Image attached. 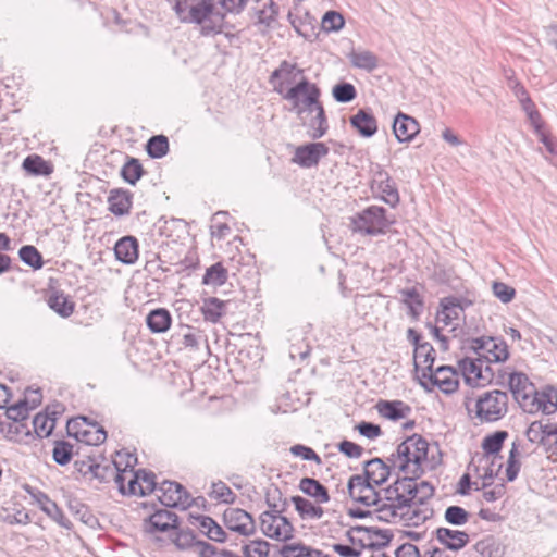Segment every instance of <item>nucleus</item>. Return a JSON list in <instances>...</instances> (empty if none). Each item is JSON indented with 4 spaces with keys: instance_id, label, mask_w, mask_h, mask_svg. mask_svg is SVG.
<instances>
[{
    "instance_id": "nucleus-1",
    "label": "nucleus",
    "mask_w": 557,
    "mask_h": 557,
    "mask_svg": "<svg viewBox=\"0 0 557 557\" xmlns=\"http://www.w3.org/2000/svg\"><path fill=\"white\" fill-rule=\"evenodd\" d=\"M170 3L177 20L183 24L199 25L201 35L222 33L225 13L215 0H170Z\"/></svg>"
},
{
    "instance_id": "nucleus-2",
    "label": "nucleus",
    "mask_w": 557,
    "mask_h": 557,
    "mask_svg": "<svg viewBox=\"0 0 557 557\" xmlns=\"http://www.w3.org/2000/svg\"><path fill=\"white\" fill-rule=\"evenodd\" d=\"M428 449L429 443L421 435L413 434L398 445L388 461L405 475L420 476L423 473L422 462L426 460Z\"/></svg>"
},
{
    "instance_id": "nucleus-3",
    "label": "nucleus",
    "mask_w": 557,
    "mask_h": 557,
    "mask_svg": "<svg viewBox=\"0 0 557 557\" xmlns=\"http://www.w3.org/2000/svg\"><path fill=\"white\" fill-rule=\"evenodd\" d=\"M409 488L403 483V479H397L392 485L381 490L380 498L374 513L376 518L384 522H400L401 518L408 512Z\"/></svg>"
},
{
    "instance_id": "nucleus-4",
    "label": "nucleus",
    "mask_w": 557,
    "mask_h": 557,
    "mask_svg": "<svg viewBox=\"0 0 557 557\" xmlns=\"http://www.w3.org/2000/svg\"><path fill=\"white\" fill-rule=\"evenodd\" d=\"M320 97L321 90L318 85L307 77H301L286 90L283 99L292 103V110L301 119L305 113H313V110L322 104Z\"/></svg>"
},
{
    "instance_id": "nucleus-5",
    "label": "nucleus",
    "mask_w": 557,
    "mask_h": 557,
    "mask_svg": "<svg viewBox=\"0 0 557 557\" xmlns=\"http://www.w3.org/2000/svg\"><path fill=\"white\" fill-rule=\"evenodd\" d=\"M508 394L499 389L482 393L474 403V418L481 423L500 420L508 411Z\"/></svg>"
},
{
    "instance_id": "nucleus-6",
    "label": "nucleus",
    "mask_w": 557,
    "mask_h": 557,
    "mask_svg": "<svg viewBox=\"0 0 557 557\" xmlns=\"http://www.w3.org/2000/svg\"><path fill=\"white\" fill-rule=\"evenodd\" d=\"M386 210L372 206L351 218V230L366 235H380L388 227Z\"/></svg>"
},
{
    "instance_id": "nucleus-7",
    "label": "nucleus",
    "mask_w": 557,
    "mask_h": 557,
    "mask_svg": "<svg viewBox=\"0 0 557 557\" xmlns=\"http://www.w3.org/2000/svg\"><path fill=\"white\" fill-rule=\"evenodd\" d=\"M469 349L485 360V371H491L492 362H502L508 359L506 342L497 337H478L470 341Z\"/></svg>"
},
{
    "instance_id": "nucleus-8",
    "label": "nucleus",
    "mask_w": 557,
    "mask_h": 557,
    "mask_svg": "<svg viewBox=\"0 0 557 557\" xmlns=\"http://www.w3.org/2000/svg\"><path fill=\"white\" fill-rule=\"evenodd\" d=\"M281 510L264 511L260 516V524L263 534L277 541H288L294 537V525Z\"/></svg>"
},
{
    "instance_id": "nucleus-9",
    "label": "nucleus",
    "mask_w": 557,
    "mask_h": 557,
    "mask_svg": "<svg viewBox=\"0 0 557 557\" xmlns=\"http://www.w3.org/2000/svg\"><path fill=\"white\" fill-rule=\"evenodd\" d=\"M458 375L449 366H441L435 371L426 372L422 370L420 385L426 391L438 387L445 394L454 393L458 387Z\"/></svg>"
},
{
    "instance_id": "nucleus-10",
    "label": "nucleus",
    "mask_w": 557,
    "mask_h": 557,
    "mask_svg": "<svg viewBox=\"0 0 557 557\" xmlns=\"http://www.w3.org/2000/svg\"><path fill=\"white\" fill-rule=\"evenodd\" d=\"M301 77H306L304 70L296 63L284 60L280 63V66L271 73L269 83L272 85L275 92L284 97V94L288 89L286 86L297 84Z\"/></svg>"
},
{
    "instance_id": "nucleus-11",
    "label": "nucleus",
    "mask_w": 557,
    "mask_h": 557,
    "mask_svg": "<svg viewBox=\"0 0 557 557\" xmlns=\"http://www.w3.org/2000/svg\"><path fill=\"white\" fill-rule=\"evenodd\" d=\"M158 498L165 507L188 508L195 500L185 487L172 481H163L158 487Z\"/></svg>"
},
{
    "instance_id": "nucleus-12",
    "label": "nucleus",
    "mask_w": 557,
    "mask_h": 557,
    "mask_svg": "<svg viewBox=\"0 0 557 557\" xmlns=\"http://www.w3.org/2000/svg\"><path fill=\"white\" fill-rule=\"evenodd\" d=\"M347 490L354 500L376 508L381 491H376L375 485L369 483L362 475H352L347 483Z\"/></svg>"
},
{
    "instance_id": "nucleus-13",
    "label": "nucleus",
    "mask_w": 557,
    "mask_h": 557,
    "mask_svg": "<svg viewBox=\"0 0 557 557\" xmlns=\"http://www.w3.org/2000/svg\"><path fill=\"white\" fill-rule=\"evenodd\" d=\"M371 189L384 202L392 207H395L399 202V194L394 182L392 181L389 174L382 169H379L373 174Z\"/></svg>"
},
{
    "instance_id": "nucleus-14",
    "label": "nucleus",
    "mask_w": 557,
    "mask_h": 557,
    "mask_svg": "<svg viewBox=\"0 0 557 557\" xmlns=\"http://www.w3.org/2000/svg\"><path fill=\"white\" fill-rule=\"evenodd\" d=\"M330 149L324 143H309L298 146L295 150L293 162L301 168H312L329 153Z\"/></svg>"
},
{
    "instance_id": "nucleus-15",
    "label": "nucleus",
    "mask_w": 557,
    "mask_h": 557,
    "mask_svg": "<svg viewBox=\"0 0 557 557\" xmlns=\"http://www.w3.org/2000/svg\"><path fill=\"white\" fill-rule=\"evenodd\" d=\"M223 518L227 529L242 535H251L256 530L251 515L240 508H227Z\"/></svg>"
},
{
    "instance_id": "nucleus-16",
    "label": "nucleus",
    "mask_w": 557,
    "mask_h": 557,
    "mask_svg": "<svg viewBox=\"0 0 557 557\" xmlns=\"http://www.w3.org/2000/svg\"><path fill=\"white\" fill-rule=\"evenodd\" d=\"M508 384L515 399L522 406H525L528 401H531L536 393L533 383L524 373L521 372L511 373Z\"/></svg>"
},
{
    "instance_id": "nucleus-17",
    "label": "nucleus",
    "mask_w": 557,
    "mask_h": 557,
    "mask_svg": "<svg viewBox=\"0 0 557 557\" xmlns=\"http://www.w3.org/2000/svg\"><path fill=\"white\" fill-rule=\"evenodd\" d=\"M393 132L399 143H410L420 132L418 121L403 112H398L394 119Z\"/></svg>"
},
{
    "instance_id": "nucleus-18",
    "label": "nucleus",
    "mask_w": 557,
    "mask_h": 557,
    "mask_svg": "<svg viewBox=\"0 0 557 557\" xmlns=\"http://www.w3.org/2000/svg\"><path fill=\"white\" fill-rule=\"evenodd\" d=\"M158 487L159 486H157L156 483V474L144 470L134 472V475H132L127 483L128 495L144 496L152 492H158Z\"/></svg>"
},
{
    "instance_id": "nucleus-19",
    "label": "nucleus",
    "mask_w": 557,
    "mask_h": 557,
    "mask_svg": "<svg viewBox=\"0 0 557 557\" xmlns=\"http://www.w3.org/2000/svg\"><path fill=\"white\" fill-rule=\"evenodd\" d=\"M417 476L412 475H405L403 479L404 485H406V488H409V497L411 498L410 503H414L417 505L423 506L429 505L428 499H430L434 494L433 486L426 482L416 481Z\"/></svg>"
},
{
    "instance_id": "nucleus-20",
    "label": "nucleus",
    "mask_w": 557,
    "mask_h": 557,
    "mask_svg": "<svg viewBox=\"0 0 557 557\" xmlns=\"http://www.w3.org/2000/svg\"><path fill=\"white\" fill-rule=\"evenodd\" d=\"M77 470L84 474L91 473L100 482H109L116 474L119 466L115 461L97 463L95 460L82 461L81 466L75 462Z\"/></svg>"
},
{
    "instance_id": "nucleus-21",
    "label": "nucleus",
    "mask_w": 557,
    "mask_h": 557,
    "mask_svg": "<svg viewBox=\"0 0 557 557\" xmlns=\"http://www.w3.org/2000/svg\"><path fill=\"white\" fill-rule=\"evenodd\" d=\"M349 121L362 137H372L377 132V121L368 109H359L356 114L350 116Z\"/></svg>"
},
{
    "instance_id": "nucleus-22",
    "label": "nucleus",
    "mask_w": 557,
    "mask_h": 557,
    "mask_svg": "<svg viewBox=\"0 0 557 557\" xmlns=\"http://www.w3.org/2000/svg\"><path fill=\"white\" fill-rule=\"evenodd\" d=\"M436 539L443 546L450 550H459L470 541V536L467 532L448 528H438L436 530Z\"/></svg>"
},
{
    "instance_id": "nucleus-23",
    "label": "nucleus",
    "mask_w": 557,
    "mask_h": 557,
    "mask_svg": "<svg viewBox=\"0 0 557 557\" xmlns=\"http://www.w3.org/2000/svg\"><path fill=\"white\" fill-rule=\"evenodd\" d=\"M114 253L119 261L133 264L138 259V240L134 236L120 238L114 246Z\"/></svg>"
},
{
    "instance_id": "nucleus-24",
    "label": "nucleus",
    "mask_w": 557,
    "mask_h": 557,
    "mask_svg": "<svg viewBox=\"0 0 557 557\" xmlns=\"http://www.w3.org/2000/svg\"><path fill=\"white\" fill-rule=\"evenodd\" d=\"M463 308L456 297H445L441 300V310L436 313V322L444 326L451 325L455 320L460 318Z\"/></svg>"
},
{
    "instance_id": "nucleus-25",
    "label": "nucleus",
    "mask_w": 557,
    "mask_h": 557,
    "mask_svg": "<svg viewBox=\"0 0 557 557\" xmlns=\"http://www.w3.org/2000/svg\"><path fill=\"white\" fill-rule=\"evenodd\" d=\"M391 474L389 466L381 458H374L364 463V475L369 483L380 486L388 479Z\"/></svg>"
},
{
    "instance_id": "nucleus-26",
    "label": "nucleus",
    "mask_w": 557,
    "mask_h": 557,
    "mask_svg": "<svg viewBox=\"0 0 557 557\" xmlns=\"http://www.w3.org/2000/svg\"><path fill=\"white\" fill-rule=\"evenodd\" d=\"M376 409L381 417L392 421L406 418L411 412L410 406L401 400H380Z\"/></svg>"
},
{
    "instance_id": "nucleus-27",
    "label": "nucleus",
    "mask_w": 557,
    "mask_h": 557,
    "mask_svg": "<svg viewBox=\"0 0 557 557\" xmlns=\"http://www.w3.org/2000/svg\"><path fill=\"white\" fill-rule=\"evenodd\" d=\"M149 524L150 531L166 532L177 529L178 519L174 512L168 509H160L149 517Z\"/></svg>"
},
{
    "instance_id": "nucleus-28",
    "label": "nucleus",
    "mask_w": 557,
    "mask_h": 557,
    "mask_svg": "<svg viewBox=\"0 0 557 557\" xmlns=\"http://www.w3.org/2000/svg\"><path fill=\"white\" fill-rule=\"evenodd\" d=\"M299 490L307 496L313 498L318 504L330 502L327 488L313 478H302L299 482Z\"/></svg>"
},
{
    "instance_id": "nucleus-29",
    "label": "nucleus",
    "mask_w": 557,
    "mask_h": 557,
    "mask_svg": "<svg viewBox=\"0 0 557 557\" xmlns=\"http://www.w3.org/2000/svg\"><path fill=\"white\" fill-rule=\"evenodd\" d=\"M391 539L387 531L368 528L364 539H360V545L366 552H382L381 549L389 544Z\"/></svg>"
},
{
    "instance_id": "nucleus-30",
    "label": "nucleus",
    "mask_w": 557,
    "mask_h": 557,
    "mask_svg": "<svg viewBox=\"0 0 557 557\" xmlns=\"http://www.w3.org/2000/svg\"><path fill=\"white\" fill-rule=\"evenodd\" d=\"M290 500L302 520H320L324 515V509L320 505L302 496H293Z\"/></svg>"
},
{
    "instance_id": "nucleus-31",
    "label": "nucleus",
    "mask_w": 557,
    "mask_h": 557,
    "mask_svg": "<svg viewBox=\"0 0 557 557\" xmlns=\"http://www.w3.org/2000/svg\"><path fill=\"white\" fill-rule=\"evenodd\" d=\"M507 437L508 432L503 430L496 431L485 436L482 442V448L485 453V456L481 457L479 462L490 463V456H494L500 451Z\"/></svg>"
},
{
    "instance_id": "nucleus-32",
    "label": "nucleus",
    "mask_w": 557,
    "mask_h": 557,
    "mask_svg": "<svg viewBox=\"0 0 557 557\" xmlns=\"http://www.w3.org/2000/svg\"><path fill=\"white\" fill-rule=\"evenodd\" d=\"M171 323V313L164 308L153 309L146 317V324L152 333L166 332L170 329Z\"/></svg>"
},
{
    "instance_id": "nucleus-33",
    "label": "nucleus",
    "mask_w": 557,
    "mask_h": 557,
    "mask_svg": "<svg viewBox=\"0 0 557 557\" xmlns=\"http://www.w3.org/2000/svg\"><path fill=\"white\" fill-rule=\"evenodd\" d=\"M109 210L115 215L129 213L132 207V195L121 189H112L108 197Z\"/></svg>"
},
{
    "instance_id": "nucleus-34",
    "label": "nucleus",
    "mask_w": 557,
    "mask_h": 557,
    "mask_svg": "<svg viewBox=\"0 0 557 557\" xmlns=\"http://www.w3.org/2000/svg\"><path fill=\"white\" fill-rule=\"evenodd\" d=\"M48 306L62 318H69L75 308V304L64 293L53 290L48 297Z\"/></svg>"
},
{
    "instance_id": "nucleus-35",
    "label": "nucleus",
    "mask_w": 557,
    "mask_h": 557,
    "mask_svg": "<svg viewBox=\"0 0 557 557\" xmlns=\"http://www.w3.org/2000/svg\"><path fill=\"white\" fill-rule=\"evenodd\" d=\"M475 552L482 557H503L505 548L500 541L493 535H487L474 544Z\"/></svg>"
},
{
    "instance_id": "nucleus-36",
    "label": "nucleus",
    "mask_w": 557,
    "mask_h": 557,
    "mask_svg": "<svg viewBox=\"0 0 557 557\" xmlns=\"http://www.w3.org/2000/svg\"><path fill=\"white\" fill-rule=\"evenodd\" d=\"M280 554L282 557H333L302 543L285 544Z\"/></svg>"
},
{
    "instance_id": "nucleus-37",
    "label": "nucleus",
    "mask_w": 557,
    "mask_h": 557,
    "mask_svg": "<svg viewBox=\"0 0 557 557\" xmlns=\"http://www.w3.org/2000/svg\"><path fill=\"white\" fill-rule=\"evenodd\" d=\"M348 59L354 67L371 72L377 67V57L369 50H352Z\"/></svg>"
},
{
    "instance_id": "nucleus-38",
    "label": "nucleus",
    "mask_w": 557,
    "mask_h": 557,
    "mask_svg": "<svg viewBox=\"0 0 557 557\" xmlns=\"http://www.w3.org/2000/svg\"><path fill=\"white\" fill-rule=\"evenodd\" d=\"M531 404L536 406V410H541L545 414H552L557 410V391L554 388L542 393L536 391Z\"/></svg>"
},
{
    "instance_id": "nucleus-39",
    "label": "nucleus",
    "mask_w": 557,
    "mask_h": 557,
    "mask_svg": "<svg viewBox=\"0 0 557 557\" xmlns=\"http://www.w3.org/2000/svg\"><path fill=\"white\" fill-rule=\"evenodd\" d=\"M408 509V512H405L406 516L401 518V521L406 522L408 525H419L433 516V509L430 505L420 506L414 503H409Z\"/></svg>"
},
{
    "instance_id": "nucleus-40",
    "label": "nucleus",
    "mask_w": 557,
    "mask_h": 557,
    "mask_svg": "<svg viewBox=\"0 0 557 557\" xmlns=\"http://www.w3.org/2000/svg\"><path fill=\"white\" fill-rule=\"evenodd\" d=\"M435 350L433 346L428 343L423 342L420 346L416 347L414 349V369L416 371L419 370L421 366H425L422 370H426V372H431L433 369V363L435 360Z\"/></svg>"
},
{
    "instance_id": "nucleus-41",
    "label": "nucleus",
    "mask_w": 557,
    "mask_h": 557,
    "mask_svg": "<svg viewBox=\"0 0 557 557\" xmlns=\"http://www.w3.org/2000/svg\"><path fill=\"white\" fill-rule=\"evenodd\" d=\"M23 169L34 176H47L52 172L51 165L38 154H32L24 159Z\"/></svg>"
},
{
    "instance_id": "nucleus-42",
    "label": "nucleus",
    "mask_w": 557,
    "mask_h": 557,
    "mask_svg": "<svg viewBox=\"0 0 557 557\" xmlns=\"http://www.w3.org/2000/svg\"><path fill=\"white\" fill-rule=\"evenodd\" d=\"M315 115L309 122L310 137L319 139L323 137L329 128L327 119L323 106H319L313 110Z\"/></svg>"
},
{
    "instance_id": "nucleus-43",
    "label": "nucleus",
    "mask_w": 557,
    "mask_h": 557,
    "mask_svg": "<svg viewBox=\"0 0 557 557\" xmlns=\"http://www.w3.org/2000/svg\"><path fill=\"white\" fill-rule=\"evenodd\" d=\"M41 497L42 499H45V503L41 506V510L46 512L55 522H58L61 527L70 529L71 522L65 517L62 509L57 505V503L51 500L46 494H41Z\"/></svg>"
},
{
    "instance_id": "nucleus-44",
    "label": "nucleus",
    "mask_w": 557,
    "mask_h": 557,
    "mask_svg": "<svg viewBox=\"0 0 557 557\" xmlns=\"http://www.w3.org/2000/svg\"><path fill=\"white\" fill-rule=\"evenodd\" d=\"M226 280L227 270L222 265V263L218 262L206 270V273L202 277V284L221 286L226 282Z\"/></svg>"
},
{
    "instance_id": "nucleus-45",
    "label": "nucleus",
    "mask_w": 557,
    "mask_h": 557,
    "mask_svg": "<svg viewBox=\"0 0 557 557\" xmlns=\"http://www.w3.org/2000/svg\"><path fill=\"white\" fill-rule=\"evenodd\" d=\"M225 307L226 302L215 297L205 300L202 308L205 319L212 323H216L224 314Z\"/></svg>"
},
{
    "instance_id": "nucleus-46",
    "label": "nucleus",
    "mask_w": 557,
    "mask_h": 557,
    "mask_svg": "<svg viewBox=\"0 0 557 557\" xmlns=\"http://www.w3.org/2000/svg\"><path fill=\"white\" fill-rule=\"evenodd\" d=\"M149 157L160 159L169 151V140L164 135H156L149 138L146 145Z\"/></svg>"
},
{
    "instance_id": "nucleus-47",
    "label": "nucleus",
    "mask_w": 557,
    "mask_h": 557,
    "mask_svg": "<svg viewBox=\"0 0 557 557\" xmlns=\"http://www.w3.org/2000/svg\"><path fill=\"white\" fill-rule=\"evenodd\" d=\"M401 295L404 296V304L408 308V313L413 318L418 319V317L422 312L423 302L417 292L416 288H407L401 290Z\"/></svg>"
},
{
    "instance_id": "nucleus-48",
    "label": "nucleus",
    "mask_w": 557,
    "mask_h": 557,
    "mask_svg": "<svg viewBox=\"0 0 557 557\" xmlns=\"http://www.w3.org/2000/svg\"><path fill=\"white\" fill-rule=\"evenodd\" d=\"M20 259L35 270H39L44 265L41 253L32 245L22 246L18 250Z\"/></svg>"
},
{
    "instance_id": "nucleus-49",
    "label": "nucleus",
    "mask_w": 557,
    "mask_h": 557,
    "mask_svg": "<svg viewBox=\"0 0 557 557\" xmlns=\"http://www.w3.org/2000/svg\"><path fill=\"white\" fill-rule=\"evenodd\" d=\"M0 433H2L8 441L17 442L21 434L28 435L29 431L24 423L12 420H0Z\"/></svg>"
},
{
    "instance_id": "nucleus-50",
    "label": "nucleus",
    "mask_w": 557,
    "mask_h": 557,
    "mask_svg": "<svg viewBox=\"0 0 557 557\" xmlns=\"http://www.w3.org/2000/svg\"><path fill=\"white\" fill-rule=\"evenodd\" d=\"M91 426L95 429L94 431H91V430L77 431L75 436L79 441L85 442L88 445L97 446V445L102 444L107 438V432L104 431L103 428H101V426L98 428L96 423H92Z\"/></svg>"
},
{
    "instance_id": "nucleus-51",
    "label": "nucleus",
    "mask_w": 557,
    "mask_h": 557,
    "mask_svg": "<svg viewBox=\"0 0 557 557\" xmlns=\"http://www.w3.org/2000/svg\"><path fill=\"white\" fill-rule=\"evenodd\" d=\"M144 170L139 160L131 158L122 168L121 175L125 182L135 185L136 182L143 176Z\"/></svg>"
},
{
    "instance_id": "nucleus-52",
    "label": "nucleus",
    "mask_w": 557,
    "mask_h": 557,
    "mask_svg": "<svg viewBox=\"0 0 557 557\" xmlns=\"http://www.w3.org/2000/svg\"><path fill=\"white\" fill-rule=\"evenodd\" d=\"M332 96L337 102L348 103L357 97V90L352 84L342 82L333 87Z\"/></svg>"
},
{
    "instance_id": "nucleus-53",
    "label": "nucleus",
    "mask_w": 557,
    "mask_h": 557,
    "mask_svg": "<svg viewBox=\"0 0 557 557\" xmlns=\"http://www.w3.org/2000/svg\"><path fill=\"white\" fill-rule=\"evenodd\" d=\"M73 457V445L65 441H58L52 449L53 460L60 465H67Z\"/></svg>"
},
{
    "instance_id": "nucleus-54",
    "label": "nucleus",
    "mask_w": 557,
    "mask_h": 557,
    "mask_svg": "<svg viewBox=\"0 0 557 557\" xmlns=\"http://www.w3.org/2000/svg\"><path fill=\"white\" fill-rule=\"evenodd\" d=\"M485 360L476 356V358H465L461 360L460 366L466 374L472 375L475 379H485L483 370H485Z\"/></svg>"
},
{
    "instance_id": "nucleus-55",
    "label": "nucleus",
    "mask_w": 557,
    "mask_h": 557,
    "mask_svg": "<svg viewBox=\"0 0 557 557\" xmlns=\"http://www.w3.org/2000/svg\"><path fill=\"white\" fill-rule=\"evenodd\" d=\"M445 521L453 525H463L469 521L470 513L460 506H448L444 513Z\"/></svg>"
},
{
    "instance_id": "nucleus-56",
    "label": "nucleus",
    "mask_w": 557,
    "mask_h": 557,
    "mask_svg": "<svg viewBox=\"0 0 557 557\" xmlns=\"http://www.w3.org/2000/svg\"><path fill=\"white\" fill-rule=\"evenodd\" d=\"M54 424L55 421L46 414L38 413L33 419L34 431L39 437H48L51 434Z\"/></svg>"
},
{
    "instance_id": "nucleus-57",
    "label": "nucleus",
    "mask_w": 557,
    "mask_h": 557,
    "mask_svg": "<svg viewBox=\"0 0 557 557\" xmlns=\"http://www.w3.org/2000/svg\"><path fill=\"white\" fill-rule=\"evenodd\" d=\"M345 25L344 17L336 11H327L322 18V26L326 32H337Z\"/></svg>"
},
{
    "instance_id": "nucleus-58",
    "label": "nucleus",
    "mask_w": 557,
    "mask_h": 557,
    "mask_svg": "<svg viewBox=\"0 0 557 557\" xmlns=\"http://www.w3.org/2000/svg\"><path fill=\"white\" fill-rule=\"evenodd\" d=\"M289 451L292 455L300 457L304 460L314 461L317 465L322 463L321 457L311 447L302 444L293 445Z\"/></svg>"
},
{
    "instance_id": "nucleus-59",
    "label": "nucleus",
    "mask_w": 557,
    "mask_h": 557,
    "mask_svg": "<svg viewBox=\"0 0 557 557\" xmlns=\"http://www.w3.org/2000/svg\"><path fill=\"white\" fill-rule=\"evenodd\" d=\"M517 455H518V446L516 445V443H513L512 448L509 453V457L507 460V467H506V476L509 482L515 481L520 471V462L517 459Z\"/></svg>"
},
{
    "instance_id": "nucleus-60",
    "label": "nucleus",
    "mask_w": 557,
    "mask_h": 557,
    "mask_svg": "<svg viewBox=\"0 0 557 557\" xmlns=\"http://www.w3.org/2000/svg\"><path fill=\"white\" fill-rule=\"evenodd\" d=\"M245 557H268L269 545L264 541H253L243 547Z\"/></svg>"
},
{
    "instance_id": "nucleus-61",
    "label": "nucleus",
    "mask_w": 557,
    "mask_h": 557,
    "mask_svg": "<svg viewBox=\"0 0 557 557\" xmlns=\"http://www.w3.org/2000/svg\"><path fill=\"white\" fill-rule=\"evenodd\" d=\"M492 289L494 296L497 297L504 304L510 302L516 295L515 288L503 282H494L492 285Z\"/></svg>"
},
{
    "instance_id": "nucleus-62",
    "label": "nucleus",
    "mask_w": 557,
    "mask_h": 557,
    "mask_svg": "<svg viewBox=\"0 0 557 557\" xmlns=\"http://www.w3.org/2000/svg\"><path fill=\"white\" fill-rule=\"evenodd\" d=\"M28 412L29 409L20 400L15 405L7 408V419L22 423L23 420L27 419Z\"/></svg>"
},
{
    "instance_id": "nucleus-63",
    "label": "nucleus",
    "mask_w": 557,
    "mask_h": 557,
    "mask_svg": "<svg viewBox=\"0 0 557 557\" xmlns=\"http://www.w3.org/2000/svg\"><path fill=\"white\" fill-rule=\"evenodd\" d=\"M338 450L348 458L358 459L362 456L363 448L350 441L344 440L337 444Z\"/></svg>"
},
{
    "instance_id": "nucleus-64",
    "label": "nucleus",
    "mask_w": 557,
    "mask_h": 557,
    "mask_svg": "<svg viewBox=\"0 0 557 557\" xmlns=\"http://www.w3.org/2000/svg\"><path fill=\"white\" fill-rule=\"evenodd\" d=\"M332 548L342 557H361L366 553L364 547L351 546L341 543L333 544Z\"/></svg>"
}]
</instances>
